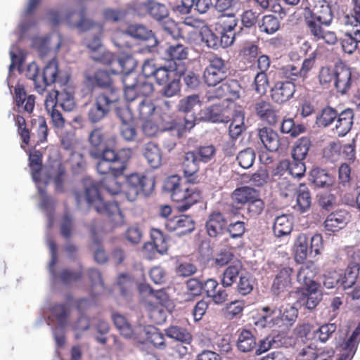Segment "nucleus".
I'll return each mask as SVG.
<instances>
[{
    "mask_svg": "<svg viewBox=\"0 0 360 360\" xmlns=\"http://www.w3.org/2000/svg\"><path fill=\"white\" fill-rule=\"evenodd\" d=\"M60 44V36L57 34L34 37L32 39V46L37 51L41 58L51 53L53 49L52 58L41 72V81L36 82V91L40 94L45 91L47 86L53 84L58 85L59 87L68 85L70 77L67 74L59 70L58 60L56 58V53L59 50Z\"/></svg>",
    "mask_w": 360,
    "mask_h": 360,
    "instance_id": "f257e3e1",
    "label": "nucleus"
},
{
    "mask_svg": "<svg viewBox=\"0 0 360 360\" xmlns=\"http://www.w3.org/2000/svg\"><path fill=\"white\" fill-rule=\"evenodd\" d=\"M84 193L75 191L74 195L77 207H81L83 202L94 208L96 212L106 215L114 226L123 224L124 217L119 205L115 201L104 202L101 197L96 183L91 178H84L83 180Z\"/></svg>",
    "mask_w": 360,
    "mask_h": 360,
    "instance_id": "f03ea898",
    "label": "nucleus"
},
{
    "mask_svg": "<svg viewBox=\"0 0 360 360\" xmlns=\"http://www.w3.org/2000/svg\"><path fill=\"white\" fill-rule=\"evenodd\" d=\"M165 192L170 194L172 200L176 202V208L181 212L188 210L201 198L200 192L193 186L190 187L181 184V179L177 175L166 179L164 182Z\"/></svg>",
    "mask_w": 360,
    "mask_h": 360,
    "instance_id": "7ed1b4c3",
    "label": "nucleus"
},
{
    "mask_svg": "<svg viewBox=\"0 0 360 360\" xmlns=\"http://www.w3.org/2000/svg\"><path fill=\"white\" fill-rule=\"evenodd\" d=\"M30 167L32 170V180L36 184V187L40 194L41 207L46 212L47 217V227L51 228L54 222V202L49 198L45 192L46 187V180H41V157L39 153L31 154L29 158Z\"/></svg>",
    "mask_w": 360,
    "mask_h": 360,
    "instance_id": "20e7f679",
    "label": "nucleus"
},
{
    "mask_svg": "<svg viewBox=\"0 0 360 360\" xmlns=\"http://www.w3.org/2000/svg\"><path fill=\"white\" fill-rule=\"evenodd\" d=\"M120 101V94L115 89L111 92H101L90 103L87 117L89 122L96 124L108 117L112 107Z\"/></svg>",
    "mask_w": 360,
    "mask_h": 360,
    "instance_id": "39448f33",
    "label": "nucleus"
},
{
    "mask_svg": "<svg viewBox=\"0 0 360 360\" xmlns=\"http://www.w3.org/2000/svg\"><path fill=\"white\" fill-rule=\"evenodd\" d=\"M98 160L96 169L102 174H111L113 177L122 175L126 169L128 158L122 152L115 153L113 149L94 153Z\"/></svg>",
    "mask_w": 360,
    "mask_h": 360,
    "instance_id": "423d86ee",
    "label": "nucleus"
},
{
    "mask_svg": "<svg viewBox=\"0 0 360 360\" xmlns=\"http://www.w3.org/2000/svg\"><path fill=\"white\" fill-rule=\"evenodd\" d=\"M46 309L50 312L48 316L49 321L56 320L58 326L52 327L53 335L58 347H63L65 343V328L68 326L70 315V307L66 304H55L51 307H44L43 313Z\"/></svg>",
    "mask_w": 360,
    "mask_h": 360,
    "instance_id": "0eeeda50",
    "label": "nucleus"
},
{
    "mask_svg": "<svg viewBox=\"0 0 360 360\" xmlns=\"http://www.w3.org/2000/svg\"><path fill=\"white\" fill-rule=\"evenodd\" d=\"M155 187V180L143 174L133 173L126 177L123 185V196L130 202L134 201L139 194L148 195Z\"/></svg>",
    "mask_w": 360,
    "mask_h": 360,
    "instance_id": "6e6552de",
    "label": "nucleus"
},
{
    "mask_svg": "<svg viewBox=\"0 0 360 360\" xmlns=\"http://www.w3.org/2000/svg\"><path fill=\"white\" fill-rule=\"evenodd\" d=\"M122 79L124 97L127 101L149 96L154 91L153 82L144 77H137L135 74L124 76Z\"/></svg>",
    "mask_w": 360,
    "mask_h": 360,
    "instance_id": "1a4fd4ad",
    "label": "nucleus"
},
{
    "mask_svg": "<svg viewBox=\"0 0 360 360\" xmlns=\"http://www.w3.org/2000/svg\"><path fill=\"white\" fill-rule=\"evenodd\" d=\"M270 268L274 274V278L271 285L273 295L282 297L290 292L294 279V271L288 265L271 263Z\"/></svg>",
    "mask_w": 360,
    "mask_h": 360,
    "instance_id": "9d476101",
    "label": "nucleus"
},
{
    "mask_svg": "<svg viewBox=\"0 0 360 360\" xmlns=\"http://www.w3.org/2000/svg\"><path fill=\"white\" fill-rule=\"evenodd\" d=\"M46 243L49 248L51 255L49 270L51 274V283L55 285L60 281L65 285H69L79 281L82 276L80 271H72L68 269H63L59 274L56 273L54 266L57 262V246L53 237L49 234L46 236Z\"/></svg>",
    "mask_w": 360,
    "mask_h": 360,
    "instance_id": "9b49d317",
    "label": "nucleus"
},
{
    "mask_svg": "<svg viewBox=\"0 0 360 360\" xmlns=\"http://www.w3.org/2000/svg\"><path fill=\"white\" fill-rule=\"evenodd\" d=\"M195 118L193 115L189 117L172 120L165 124L164 131L168 132L172 137L171 139H165L163 147L168 151L173 150L176 145V141L182 137L186 132L189 131L195 126Z\"/></svg>",
    "mask_w": 360,
    "mask_h": 360,
    "instance_id": "f8f14e48",
    "label": "nucleus"
},
{
    "mask_svg": "<svg viewBox=\"0 0 360 360\" xmlns=\"http://www.w3.org/2000/svg\"><path fill=\"white\" fill-rule=\"evenodd\" d=\"M229 75V68L224 60L214 57L210 60L209 65L204 69L202 78L205 84L209 86H216L225 81Z\"/></svg>",
    "mask_w": 360,
    "mask_h": 360,
    "instance_id": "ddd939ff",
    "label": "nucleus"
},
{
    "mask_svg": "<svg viewBox=\"0 0 360 360\" xmlns=\"http://www.w3.org/2000/svg\"><path fill=\"white\" fill-rule=\"evenodd\" d=\"M214 87L206 93L205 97L208 102L220 99L233 101L240 97L241 86L236 79L226 80Z\"/></svg>",
    "mask_w": 360,
    "mask_h": 360,
    "instance_id": "4468645a",
    "label": "nucleus"
},
{
    "mask_svg": "<svg viewBox=\"0 0 360 360\" xmlns=\"http://www.w3.org/2000/svg\"><path fill=\"white\" fill-rule=\"evenodd\" d=\"M262 311L266 313L262 316L266 323L278 324V320L286 326H292L297 317V309L293 306L287 304L281 306L278 309L266 306L262 308Z\"/></svg>",
    "mask_w": 360,
    "mask_h": 360,
    "instance_id": "2eb2a0df",
    "label": "nucleus"
},
{
    "mask_svg": "<svg viewBox=\"0 0 360 360\" xmlns=\"http://www.w3.org/2000/svg\"><path fill=\"white\" fill-rule=\"evenodd\" d=\"M110 72L108 70H99L94 75H86L84 83L91 91L100 88L104 90L103 92H111L115 89L120 94L119 89L113 85Z\"/></svg>",
    "mask_w": 360,
    "mask_h": 360,
    "instance_id": "dca6fc26",
    "label": "nucleus"
},
{
    "mask_svg": "<svg viewBox=\"0 0 360 360\" xmlns=\"http://www.w3.org/2000/svg\"><path fill=\"white\" fill-rule=\"evenodd\" d=\"M169 68L176 70V75H181L186 69L184 60L187 58V49L181 44L169 46L166 49Z\"/></svg>",
    "mask_w": 360,
    "mask_h": 360,
    "instance_id": "f3484780",
    "label": "nucleus"
},
{
    "mask_svg": "<svg viewBox=\"0 0 360 360\" xmlns=\"http://www.w3.org/2000/svg\"><path fill=\"white\" fill-rule=\"evenodd\" d=\"M165 226L169 231L176 232L178 236L191 233L195 229V221L186 214H181L165 220Z\"/></svg>",
    "mask_w": 360,
    "mask_h": 360,
    "instance_id": "a211bd4d",
    "label": "nucleus"
},
{
    "mask_svg": "<svg viewBox=\"0 0 360 360\" xmlns=\"http://www.w3.org/2000/svg\"><path fill=\"white\" fill-rule=\"evenodd\" d=\"M40 1L28 0L25 10L21 13L20 21L18 25L19 30L17 34L18 40L22 39L25 32L35 26L36 19L33 13L39 6Z\"/></svg>",
    "mask_w": 360,
    "mask_h": 360,
    "instance_id": "6ab92c4d",
    "label": "nucleus"
},
{
    "mask_svg": "<svg viewBox=\"0 0 360 360\" xmlns=\"http://www.w3.org/2000/svg\"><path fill=\"white\" fill-rule=\"evenodd\" d=\"M236 347L240 353L251 354L255 353L257 337L248 329L240 328L236 332Z\"/></svg>",
    "mask_w": 360,
    "mask_h": 360,
    "instance_id": "aec40b11",
    "label": "nucleus"
},
{
    "mask_svg": "<svg viewBox=\"0 0 360 360\" xmlns=\"http://www.w3.org/2000/svg\"><path fill=\"white\" fill-rule=\"evenodd\" d=\"M295 85L292 82L278 81L271 89V98L278 104H282L292 98Z\"/></svg>",
    "mask_w": 360,
    "mask_h": 360,
    "instance_id": "412c9836",
    "label": "nucleus"
},
{
    "mask_svg": "<svg viewBox=\"0 0 360 360\" xmlns=\"http://www.w3.org/2000/svg\"><path fill=\"white\" fill-rule=\"evenodd\" d=\"M107 64H110L112 66V68L110 69L112 74H122L123 75L122 78L127 75H135L133 72L135 67V60L130 56L122 55L115 57L112 54L110 62Z\"/></svg>",
    "mask_w": 360,
    "mask_h": 360,
    "instance_id": "4be33fe9",
    "label": "nucleus"
},
{
    "mask_svg": "<svg viewBox=\"0 0 360 360\" xmlns=\"http://www.w3.org/2000/svg\"><path fill=\"white\" fill-rule=\"evenodd\" d=\"M237 26V20L233 15H231L227 21L219 25L216 29L219 35V41L221 48H227L231 46L236 38L235 29Z\"/></svg>",
    "mask_w": 360,
    "mask_h": 360,
    "instance_id": "5701e85b",
    "label": "nucleus"
},
{
    "mask_svg": "<svg viewBox=\"0 0 360 360\" xmlns=\"http://www.w3.org/2000/svg\"><path fill=\"white\" fill-rule=\"evenodd\" d=\"M193 150L185 153L183 160V172L185 183L194 184L197 182L196 174L200 169V162Z\"/></svg>",
    "mask_w": 360,
    "mask_h": 360,
    "instance_id": "b1692460",
    "label": "nucleus"
},
{
    "mask_svg": "<svg viewBox=\"0 0 360 360\" xmlns=\"http://www.w3.org/2000/svg\"><path fill=\"white\" fill-rule=\"evenodd\" d=\"M226 226V219L220 212H213L210 214L205 223L207 233L211 238L222 235Z\"/></svg>",
    "mask_w": 360,
    "mask_h": 360,
    "instance_id": "393cba45",
    "label": "nucleus"
},
{
    "mask_svg": "<svg viewBox=\"0 0 360 360\" xmlns=\"http://www.w3.org/2000/svg\"><path fill=\"white\" fill-rule=\"evenodd\" d=\"M254 111L263 122L274 125L278 121L277 112L273 105L264 100H258L254 104Z\"/></svg>",
    "mask_w": 360,
    "mask_h": 360,
    "instance_id": "a878e982",
    "label": "nucleus"
},
{
    "mask_svg": "<svg viewBox=\"0 0 360 360\" xmlns=\"http://www.w3.org/2000/svg\"><path fill=\"white\" fill-rule=\"evenodd\" d=\"M350 69L342 63L335 65L334 85L338 92L345 94L350 89L352 84Z\"/></svg>",
    "mask_w": 360,
    "mask_h": 360,
    "instance_id": "bb28decb",
    "label": "nucleus"
},
{
    "mask_svg": "<svg viewBox=\"0 0 360 360\" xmlns=\"http://www.w3.org/2000/svg\"><path fill=\"white\" fill-rule=\"evenodd\" d=\"M200 119L212 123H226L229 121L226 109L221 105L214 104L200 110Z\"/></svg>",
    "mask_w": 360,
    "mask_h": 360,
    "instance_id": "cd10ccee",
    "label": "nucleus"
},
{
    "mask_svg": "<svg viewBox=\"0 0 360 360\" xmlns=\"http://www.w3.org/2000/svg\"><path fill=\"white\" fill-rule=\"evenodd\" d=\"M86 44V46L91 50L90 56L94 60L102 63L110 62L112 53L104 50L101 44V40L98 36H94L91 39L88 40Z\"/></svg>",
    "mask_w": 360,
    "mask_h": 360,
    "instance_id": "c85d7f7f",
    "label": "nucleus"
},
{
    "mask_svg": "<svg viewBox=\"0 0 360 360\" xmlns=\"http://www.w3.org/2000/svg\"><path fill=\"white\" fill-rule=\"evenodd\" d=\"M316 274V268L315 264L311 262H307L302 264L296 274L297 283L302 285V288H307L313 285H319L314 278Z\"/></svg>",
    "mask_w": 360,
    "mask_h": 360,
    "instance_id": "c756f323",
    "label": "nucleus"
},
{
    "mask_svg": "<svg viewBox=\"0 0 360 360\" xmlns=\"http://www.w3.org/2000/svg\"><path fill=\"white\" fill-rule=\"evenodd\" d=\"M286 343V338L281 334L266 336L259 341L257 340L255 355L259 356L271 348L284 347Z\"/></svg>",
    "mask_w": 360,
    "mask_h": 360,
    "instance_id": "7c9ffc66",
    "label": "nucleus"
},
{
    "mask_svg": "<svg viewBox=\"0 0 360 360\" xmlns=\"http://www.w3.org/2000/svg\"><path fill=\"white\" fill-rule=\"evenodd\" d=\"M257 136L264 148L270 152H276L280 146V138L277 132L269 127L258 130Z\"/></svg>",
    "mask_w": 360,
    "mask_h": 360,
    "instance_id": "2f4dec72",
    "label": "nucleus"
},
{
    "mask_svg": "<svg viewBox=\"0 0 360 360\" xmlns=\"http://www.w3.org/2000/svg\"><path fill=\"white\" fill-rule=\"evenodd\" d=\"M354 112L351 108H346L338 112L335 129L339 136H344L351 130L353 125Z\"/></svg>",
    "mask_w": 360,
    "mask_h": 360,
    "instance_id": "473e14b6",
    "label": "nucleus"
},
{
    "mask_svg": "<svg viewBox=\"0 0 360 360\" xmlns=\"http://www.w3.org/2000/svg\"><path fill=\"white\" fill-rule=\"evenodd\" d=\"M349 221L347 211L340 210L330 214L324 221L327 231L335 232L343 229Z\"/></svg>",
    "mask_w": 360,
    "mask_h": 360,
    "instance_id": "72a5a7b5",
    "label": "nucleus"
},
{
    "mask_svg": "<svg viewBox=\"0 0 360 360\" xmlns=\"http://www.w3.org/2000/svg\"><path fill=\"white\" fill-rule=\"evenodd\" d=\"M309 181L315 187L328 188L333 185V177L326 170L319 167L311 169Z\"/></svg>",
    "mask_w": 360,
    "mask_h": 360,
    "instance_id": "f704fd0d",
    "label": "nucleus"
},
{
    "mask_svg": "<svg viewBox=\"0 0 360 360\" xmlns=\"http://www.w3.org/2000/svg\"><path fill=\"white\" fill-rule=\"evenodd\" d=\"M304 304L309 310H312L321 301L323 295L319 285H313L307 288H302Z\"/></svg>",
    "mask_w": 360,
    "mask_h": 360,
    "instance_id": "c9c22d12",
    "label": "nucleus"
},
{
    "mask_svg": "<svg viewBox=\"0 0 360 360\" xmlns=\"http://www.w3.org/2000/svg\"><path fill=\"white\" fill-rule=\"evenodd\" d=\"M124 34L138 40H152L154 45L156 44L158 41L152 30H149L145 25L141 24L130 25L124 31Z\"/></svg>",
    "mask_w": 360,
    "mask_h": 360,
    "instance_id": "e433bc0d",
    "label": "nucleus"
},
{
    "mask_svg": "<svg viewBox=\"0 0 360 360\" xmlns=\"http://www.w3.org/2000/svg\"><path fill=\"white\" fill-rule=\"evenodd\" d=\"M142 152L151 167L158 168L160 166L162 155L160 149L155 142L148 141L145 143L143 146Z\"/></svg>",
    "mask_w": 360,
    "mask_h": 360,
    "instance_id": "4c0bfd02",
    "label": "nucleus"
},
{
    "mask_svg": "<svg viewBox=\"0 0 360 360\" xmlns=\"http://www.w3.org/2000/svg\"><path fill=\"white\" fill-rule=\"evenodd\" d=\"M103 136V129L100 127L94 129L89 135V141L91 145L89 153L95 159H96V156L94 155V153L111 149L105 145Z\"/></svg>",
    "mask_w": 360,
    "mask_h": 360,
    "instance_id": "58836bf2",
    "label": "nucleus"
},
{
    "mask_svg": "<svg viewBox=\"0 0 360 360\" xmlns=\"http://www.w3.org/2000/svg\"><path fill=\"white\" fill-rule=\"evenodd\" d=\"M129 108L136 110L141 119H147L152 115L155 110V107L150 100L146 98H138L134 101H129Z\"/></svg>",
    "mask_w": 360,
    "mask_h": 360,
    "instance_id": "ea45409f",
    "label": "nucleus"
},
{
    "mask_svg": "<svg viewBox=\"0 0 360 360\" xmlns=\"http://www.w3.org/2000/svg\"><path fill=\"white\" fill-rule=\"evenodd\" d=\"M315 10L312 18L324 25H330L333 20V13L330 4L326 0H321L316 5Z\"/></svg>",
    "mask_w": 360,
    "mask_h": 360,
    "instance_id": "a19ab883",
    "label": "nucleus"
},
{
    "mask_svg": "<svg viewBox=\"0 0 360 360\" xmlns=\"http://www.w3.org/2000/svg\"><path fill=\"white\" fill-rule=\"evenodd\" d=\"M295 249V259L297 262H303L307 256H312L310 255V247L309 246V238L306 234H300L294 244Z\"/></svg>",
    "mask_w": 360,
    "mask_h": 360,
    "instance_id": "79ce46f5",
    "label": "nucleus"
},
{
    "mask_svg": "<svg viewBox=\"0 0 360 360\" xmlns=\"http://www.w3.org/2000/svg\"><path fill=\"white\" fill-rule=\"evenodd\" d=\"M359 274V264H354L349 266L343 275L340 274V288L344 290L352 289L356 284Z\"/></svg>",
    "mask_w": 360,
    "mask_h": 360,
    "instance_id": "37998d69",
    "label": "nucleus"
},
{
    "mask_svg": "<svg viewBox=\"0 0 360 360\" xmlns=\"http://www.w3.org/2000/svg\"><path fill=\"white\" fill-rule=\"evenodd\" d=\"M292 229L291 217L282 214L277 217L274 223L273 231L276 237L281 238L289 235Z\"/></svg>",
    "mask_w": 360,
    "mask_h": 360,
    "instance_id": "c03bdc74",
    "label": "nucleus"
},
{
    "mask_svg": "<svg viewBox=\"0 0 360 360\" xmlns=\"http://www.w3.org/2000/svg\"><path fill=\"white\" fill-rule=\"evenodd\" d=\"M359 42L360 29L353 28L352 30L347 31L341 39L342 49L345 53L352 54L356 49Z\"/></svg>",
    "mask_w": 360,
    "mask_h": 360,
    "instance_id": "a18cd8bd",
    "label": "nucleus"
},
{
    "mask_svg": "<svg viewBox=\"0 0 360 360\" xmlns=\"http://www.w3.org/2000/svg\"><path fill=\"white\" fill-rule=\"evenodd\" d=\"M144 7L150 17L158 22L162 21L169 15L166 6L155 1L148 0L144 3Z\"/></svg>",
    "mask_w": 360,
    "mask_h": 360,
    "instance_id": "49530a36",
    "label": "nucleus"
},
{
    "mask_svg": "<svg viewBox=\"0 0 360 360\" xmlns=\"http://www.w3.org/2000/svg\"><path fill=\"white\" fill-rule=\"evenodd\" d=\"M258 196V191L249 186H243L235 189L232 198L238 204H248Z\"/></svg>",
    "mask_w": 360,
    "mask_h": 360,
    "instance_id": "de8ad7c7",
    "label": "nucleus"
},
{
    "mask_svg": "<svg viewBox=\"0 0 360 360\" xmlns=\"http://www.w3.org/2000/svg\"><path fill=\"white\" fill-rule=\"evenodd\" d=\"M338 115L336 109L327 106L323 108L320 113L316 115V124L319 127H328L333 122H335Z\"/></svg>",
    "mask_w": 360,
    "mask_h": 360,
    "instance_id": "09e8293b",
    "label": "nucleus"
},
{
    "mask_svg": "<svg viewBox=\"0 0 360 360\" xmlns=\"http://www.w3.org/2000/svg\"><path fill=\"white\" fill-rule=\"evenodd\" d=\"M182 77L185 90L188 91H198L202 86L201 77L200 75L193 71H184L181 75H176Z\"/></svg>",
    "mask_w": 360,
    "mask_h": 360,
    "instance_id": "8fccbe9b",
    "label": "nucleus"
},
{
    "mask_svg": "<svg viewBox=\"0 0 360 360\" xmlns=\"http://www.w3.org/2000/svg\"><path fill=\"white\" fill-rule=\"evenodd\" d=\"M60 88V90H56V102L59 103L65 111H70L75 106L73 94L68 89L67 85Z\"/></svg>",
    "mask_w": 360,
    "mask_h": 360,
    "instance_id": "3c124183",
    "label": "nucleus"
},
{
    "mask_svg": "<svg viewBox=\"0 0 360 360\" xmlns=\"http://www.w3.org/2000/svg\"><path fill=\"white\" fill-rule=\"evenodd\" d=\"M168 338L176 340L178 342H184V344H191L192 336L190 333L184 328L172 326L165 330Z\"/></svg>",
    "mask_w": 360,
    "mask_h": 360,
    "instance_id": "603ef678",
    "label": "nucleus"
},
{
    "mask_svg": "<svg viewBox=\"0 0 360 360\" xmlns=\"http://www.w3.org/2000/svg\"><path fill=\"white\" fill-rule=\"evenodd\" d=\"M311 198L309 189L305 184H301L297 191V207L301 213L305 212L311 206Z\"/></svg>",
    "mask_w": 360,
    "mask_h": 360,
    "instance_id": "864d4df0",
    "label": "nucleus"
},
{
    "mask_svg": "<svg viewBox=\"0 0 360 360\" xmlns=\"http://www.w3.org/2000/svg\"><path fill=\"white\" fill-rule=\"evenodd\" d=\"M112 319L115 326L123 337L132 338L134 334L132 326L123 315L115 313L112 315Z\"/></svg>",
    "mask_w": 360,
    "mask_h": 360,
    "instance_id": "5fc2aeb1",
    "label": "nucleus"
},
{
    "mask_svg": "<svg viewBox=\"0 0 360 360\" xmlns=\"http://www.w3.org/2000/svg\"><path fill=\"white\" fill-rule=\"evenodd\" d=\"M244 119V113L242 111L235 112L229 127V133L231 139H236L245 129Z\"/></svg>",
    "mask_w": 360,
    "mask_h": 360,
    "instance_id": "6e6d98bb",
    "label": "nucleus"
},
{
    "mask_svg": "<svg viewBox=\"0 0 360 360\" xmlns=\"http://www.w3.org/2000/svg\"><path fill=\"white\" fill-rule=\"evenodd\" d=\"M337 325L335 323H325L317 329L313 330V338L321 343H326L335 332Z\"/></svg>",
    "mask_w": 360,
    "mask_h": 360,
    "instance_id": "4d7b16f0",
    "label": "nucleus"
},
{
    "mask_svg": "<svg viewBox=\"0 0 360 360\" xmlns=\"http://www.w3.org/2000/svg\"><path fill=\"white\" fill-rule=\"evenodd\" d=\"M11 63L9 65V72L11 73L13 70L18 66L19 72L22 71V65L26 57V52L18 48L15 44H13L11 46L9 51Z\"/></svg>",
    "mask_w": 360,
    "mask_h": 360,
    "instance_id": "13d9d810",
    "label": "nucleus"
},
{
    "mask_svg": "<svg viewBox=\"0 0 360 360\" xmlns=\"http://www.w3.org/2000/svg\"><path fill=\"white\" fill-rule=\"evenodd\" d=\"M306 128L302 124H295L292 118L284 119L281 124V131L295 138L304 132Z\"/></svg>",
    "mask_w": 360,
    "mask_h": 360,
    "instance_id": "bf43d9fd",
    "label": "nucleus"
},
{
    "mask_svg": "<svg viewBox=\"0 0 360 360\" xmlns=\"http://www.w3.org/2000/svg\"><path fill=\"white\" fill-rule=\"evenodd\" d=\"M200 163H209L214 160L217 149L212 144L200 146L193 150Z\"/></svg>",
    "mask_w": 360,
    "mask_h": 360,
    "instance_id": "052dcab7",
    "label": "nucleus"
},
{
    "mask_svg": "<svg viewBox=\"0 0 360 360\" xmlns=\"http://www.w3.org/2000/svg\"><path fill=\"white\" fill-rule=\"evenodd\" d=\"M53 170L51 171L47 177L41 178V180H46L49 182V180L51 178V176H55L54 183L55 188L57 192H63V181L62 176L65 173V168L63 165L59 161H55L52 165ZM48 183H46V185Z\"/></svg>",
    "mask_w": 360,
    "mask_h": 360,
    "instance_id": "680f3d73",
    "label": "nucleus"
},
{
    "mask_svg": "<svg viewBox=\"0 0 360 360\" xmlns=\"http://www.w3.org/2000/svg\"><path fill=\"white\" fill-rule=\"evenodd\" d=\"M280 21L274 15H266L262 18V22L259 24V29L261 32L268 34H273L280 28Z\"/></svg>",
    "mask_w": 360,
    "mask_h": 360,
    "instance_id": "e2e57ef3",
    "label": "nucleus"
},
{
    "mask_svg": "<svg viewBox=\"0 0 360 360\" xmlns=\"http://www.w3.org/2000/svg\"><path fill=\"white\" fill-rule=\"evenodd\" d=\"M241 265L238 263L230 265L226 268L221 278V284L223 287H230L236 279L240 277Z\"/></svg>",
    "mask_w": 360,
    "mask_h": 360,
    "instance_id": "0e129e2a",
    "label": "nucleus"
},
{
    "mask_svg": "<svg viewBox=\"0 0 360 360\" xmlns=\"http://www.w3.org/2000/svg\"><path fill=\"white\" fill-rule=\"evenodd\" d=\"M311 146V141L307 137H302L297 140L292 152V158L294 160H304Z\"/></svg>",
    "mask_w": 360,
    "mask_h": 360,
    "instance_id": "69168bd1",
    "label": "nucleus"
},
{
    "mask_svg": "<svg viewBox=\"0 0 360 360\" xmlns=\"http://www.w3.org/2000/svg\"><path fill=\"white\" fill-rule=\"evenodd\" d=\"M174 75L177 76L176 70L170 69L169 63H167L163 66H158L153 77L158 85L162 86L166 84Z\"/></svg>",
    "mask_w": 360,
    "mask_h": 360,
    "instance_id": "338daca9",
    "label": "nucleus"
},
{
    "mask_svg": "<svg viewBox=\"0 0 360 360\" xmlns=\"http://www.w3.org/2000/svg\"><path fill=\"white\" fill-rule=\"evenodd\" d=\"M201 105V101L198 94L187 96L179 101L177 108L180 112H190L195 107Z\"/></svg>",
    "mask_w": 360,
    "mask_h": 360,
    "instance_id": "774afa93",
    "label": "nucleus"
}]
</instances>
